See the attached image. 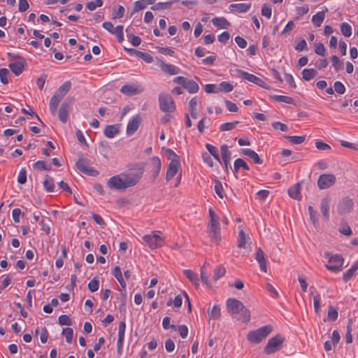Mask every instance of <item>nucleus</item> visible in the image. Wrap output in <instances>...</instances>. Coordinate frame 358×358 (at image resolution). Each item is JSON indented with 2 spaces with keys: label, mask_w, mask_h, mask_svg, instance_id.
Returning <instances> with one entry per match:
<instances>
[{
  "label": "nucleus",
  "mask_w": 358,
  "mask_h": 358,
  "mask_svg": "<svg viewBox=\"0 0 358 358\" xmlns=\"http://www.w3.org/2000/svg\"><path fill=\"white\" fill-rule=\"evenodd\" d=\"M120 92L127 96H133L134 94V86L132 85H124L121 87Z\"/></svg>",
  "instance_id": "3c124183"
},
{
  "label": "nucleus",
  "mask_w": 358,
  "mask_h": 358,
  "mask_svg": "<svg viewBox=\"0 0 358 358\" xmlns=\"http://www.w3.org/2000/svg\"><path fill=\"white\" fill-rule=\"evenodd\" d=\"M9 71L7 69L3 68L0 69V80L1 82L3 84H7L8 83V75Z\"/></svg>",
  "instance_id": "338daca9"
},
{
  "label": "nucleus",
  "mask_w": 358,
  "mask_h": 358,
  "mask_svg": "<svg viewBox=\"0 0 358 358\" xmlns=\"http://www.w3.org/2000/svg\"><path fill=\"white\" fill-rule=\"evenodd\" d=\"M34 168L39 171H50L51 169V165L48 164L44 161H37L34 164Z\"/></svg>",
  "instance_id": "de8ad7c7"
},
{
  "label": "nucleus",
  "mask_w": 358,
  "mask_h": 358,
  "mask_svg": "<svg viewBox=\"0 0 358 358\" xmlns=\"http://www.w3.org/2000/svg\"><path fill=\"white\" fill-rule=\"evenodd\" d=\"M112 274L115 277V278L120 282L122 288L125 289L127 287V283L122 276L120 268L119 266H115L112 271Z\"/></svg>",
  "instance_id": "c85d7f7f"
},
{
  "label": "nucleus",
  "mask_w": 358,
  "mask_h": 358,
  "mask_svg": "<svg viewBox=\"0 0 358 358\" xmlns=\"http://www.w3.org/2000/svg\"><path fill=\"white\" fill-rule=\"evenodd\" d=\"M179 0H173L171 1H169V2H159V3H157V4L152 6L151 7V9L153 10L168 9V8H171V5L174 2H177Z\"/></svg>",
  "instance_id": "e433bc0d"
},
{
  "label": "nucleus",
  "mask_w": 358,
  "mask_h": 358,
  "mask_svg": "<svg viewBox=\"0 0 358 358\" xmlns=\"http://www.w3.org/2000/svg\"><path fill=\"white\" fill-rule=\"evenodd\" d=\"M324 257L328 259V264L325 265L327 270L334 273H337L342 270L344 259L341 255L327 252L324 253Z\"/></svg>",
  "instance_id": "20e7f679"
},
{
  "label": "nucleus",
  "mask_w": 358,
  "mask_h": 358,
  "mask_svg": "<svg viewBox=\"0 0 358 358\" xmlns=\"http://www.w3.org/2000/svg\"><path fill=\"white\" fill-rule=\"evenodd\" d=\"M327 12H328V8L327 7H324L322 11L317 13L315 15L313 16L312 22L316 27H319L321 26L322 23L324 20L325 13Z\"/></svg>",
  "instance_id": "4be33fe9"
},
{
  "label": "nucleus",
  "mask_w": 358,
  "mask_h": 358,
  "mask_svg": "<svg viewBox=\"0 0 358 358\" xmlns=\"http://www.w3.org/2000/svg\"><path fill=\"white\" fill-rule=\"evenodd\" d=\"M215 191L216 192V194H217V196L222 199L224 197L223 194H222V192H223V187H222V182L218 180H215Z\"/></svg>",
  "instance_id": "e2e57ef3"
},
{
  "label": "nucleus",
  "mask_w": 358,
  "mask_h": 358,
  "mask_svg": "<svg viewBox=\"0 0 358 358\" xmlns=\"http://www.w3.org/2000/svg\"><path fill=\"white\" fill-rule=\"evenodd\" d=\"M220 151L223 162L227 169L231 159V152L229 150L228 146L226 144L221 145Z\"/></svg>",
  "instance_id": "393cba45"
},
{
  "label": "nucleus",
  "mask_w": 358,
  "mask_h": 358,
  "mask_svg": "<svg viewBox=\"0 0 358 358\" xmlns=\"http://www.w3.org/2000/svg\"><path fill=\"white\" fill-rule=\"evenodd\" d=\"M331 199L329 196H325L320 201V209L324 221L329 220V210Z\"/></svg>",
  "instance_id": "f8f14e48"
},
{
  "label": "nucleus",
  "mask_w": 358,
  "mask_h": 358,
  "mask_svg": "<svg viewBox=\"0 0 358 358\" xmlns=\"http://www.w3.org/2000/svg\"><path fill=\"white\" fill-rule=\"evenodd\" d=\"M285 341V338L280 334H277L271 338L267 344L264 348V352L266 355H271L280 350L282 344Z\"/></svg>",
  "instance_id": "39448f33"
},
{
  "label": "nucleus",
  "mask_w": 358,
  "mask_h": 358,
  "mask_svg": "<svg viewBox=\"0 0 358 358\" xmlns=\"http://www.w3.org/2000/svg\"><path fill=\"white\" fill-rule=\"evenodd\" d=\"M331 61L332 62L333 66L334 67L335 71H338L343 67V62L341 61L338 57L336 55H333L331 57Z\"/></svg>",
  "instance_id": "5fc2aeb1"
},
{
  "label": "nucleus",
  "mask_w": 358,
  "mask_h": 358,
  "mask_svg": "<svg viewBox=\"0 0 358 358\" xmlns=\"http://www.w3.org/2000/svg\"><path fill=\"white\" fill-rule=\"evenodd\" d=\"M317 73V71L314 69H304L302 71V78L303 80L308 81L315 78Z\"/></svg>",
  "instance_id": "c9c22d12"
},
{
  "label": "nucleus",
  "mask_w": 358,
  "mask_h": 358,
  "mask_svg": "<svg viewBox=\"0 0 358 358\" xmlns=\"http://www.w3.org/2000/svg\"><path fill=\"white\" fill-rule=\"evenodd\" d=\"M208 236L211 241L219 244L221 241L220 226L208 227Z\"/></svg>",
  "instance_id": "f3484780"
},
{
  "label": "nucleus",
  "mask_w": 358,
  "mask_h": 358,
  "mask_svg": "<svg viewBox=\"0 0 358 358\" xmlns=\"http://www.w3.org/2000/svg\"><path fill=\"white\" fill-rule=\"evenodd\" d=\"M212 22L215 27L222 29H226L230 25V23L224 17H214Z\"/></svg>",
  "instance_id": "2f4dec72"
},
{
  "label": "nucleus",
  "mask_w": 358,
  "mask_h": 358,
  "mask_svg": "<svg viewBox=\"0 0 358 358\" xmlns=\"http://www.w3.org/2000/svg\"><path fill=\"white\" fill-rule=\"evenodd\" d=\"M76 166L80 171L90 176H94V173H97L96 171L89 166L87 160L84 158H80L76 162Z\"/></svg>",
  "instance_id": "2eb2a0df"
},
{
  "label": "nucleus",
  "mask_w": 358,
  "mask_h": 358,
  "mask_svg": "<svg viewBox=\"0 0 358 358\" xmlns=\"http://www.w3.org/2000/svg\"><path fill=\"white\" fill-rule=\"evenodd\" d=\"M353 206L354 203L352 199L344 198L338 204V213L340 215L349 213L352 210Z\"/></svg>",
  "instance_id": "ddd939ff"
},
{
  "label": "nucleus",
  "mask_w": 358,
  "mask_h": 358,
  "mask_svg": "<svg viewBox=\"0 0 358 358\" xmlns=\"http://www.w3.org/2000/svg\"><path fill=\"white\" fill-rule=\"evenodd\" d=\"M155 0H139L136 1V11L144 9L147 5L153 4Z\"/></svg>",
  "instance_id": "49530a36"
},
{
  "label": "nucleus",
  "mask_w": 358,
  "mask_h": 358,
  "mask_svg": "<svg viewBox=\"0 0 358 358\" xmlns=\"http://www.w3.org/2000/svg\"><path fill=\"white\" fill-rule=\"evenodd\" d=\"M103 5L102 0H94L87 3V8L90 10H94L97 7H101Z\"/></svg>",
  "instance_id": "052dcab7"
},
{
  "label": "nucleus",
  "mask_w": 358,
  "mask_h": 358,
  "mask_svg": "<svg viewBox=\"0 0 358 358\" xmlns=\"http://www.w3.org/2000/svg\"><path fill=\"white\" fill-rule=\"evenodd\" d=\"M250 7L251 3H239L231 4L229 6V9L231 11H236L238 13H246L250 10Z\"/></svg>",
  "instance_id": "b1692460"
},
{
  "label": "nucleus",
  "mask_w": 358,
  "mask_h": 358,
  "mask_svg": "<svg viewBox=\"0 0 358 358\" xmlns=\"http://www.w3.org/2000/svg\"><path fill=\"white\" fill-rule=\"evenodd\" d=\"M228 312L237 320L248 322L250 320V312L243 303L236 299L229 298L226 302Z\"/></svg>",
  "instance_id": "f03ea898"
},
{
  "label": "nucleus",
  "mask_w": 358,
  "mask_h": 358,
  "mask_svg": "<svg viewBox=\"0 0 358 358\" xmlns=\"http://www.w3.org/2000/svg\"><path fill=\"white\" fill-rule=\"evenodd\" d=\"M145 166V163L144 162L136 164V184L142 178Z\"/></svg>",
  "instance_id": "ea45409f"
},
{
  "label": "nucleus",
  "mask_w": 358,
  "mask_h": 358,
  "mask_svg": "<svg viewBox=\"0 0 358 358\" xmlns=\"http://www.w3.org/2000/svg\"><path fill=\"white\" fill-rule=\"evenodd\" d=\"M226 273V269L224 266L218 265L217 266L213 271V280L217 281L221 277L224 276Z\"/></svg>",
  "instance_id": "4c0bfd02"
},
{
  "label": "nucleus",
  "mask_w": 358,
  "mask_h": 358,
  "mask_svg": "<svg viewBox=\"0 0 358 358\" xmlns=\"http://www.w3.org/2000/svg\"><path fill=\"white\" fill-rule=\"evenodd\" d=\"M241 153L250 157L255 164H262L263 163V160L259 157L258 154L250 148L242 149Z\"/></svg>",
  "instance_id": "5701e85b"
},
{
  "label": "nucleus",
  "mask_w": 358,
  "mask_h": 358,
  "mask_svg": "<svg viewBox=\"0 0 358 358\" xmlns=\"http://www.w3.org/2000/svg\"><path fill=\"white\" fill-rule=\"evenodd\" d=\"M143 240L151 249L160 248L164 243L163 238L159 234L155 233L144 236Z\"/></svg>",
  "instance_id": "1a4fd4ad"
},
{
  "label": "nucleus",
  "mask_w": 358,
  "mask_h": 358,
  "mask_svg": "<svg viewBox=\"0 0 358 358\" xmlns=\"http://www.w3.org/2000/svg\"><path fill=\"white\" fill-rule=\"evenodd\" d=\"M234 89V86L226 81H223L219 85V92H231Z\"/></svg>",
  "instance_id": "603ef678"
},
{
  "label": "nucleus",
  "mask_w": 358,
  "mask_h": 358,
  "mask_svg": "<svg viewBox=\"0 0 358 358\" xmlns=\"http://www.w3.org/2000/svg\"><path fill=\"white\" fill-rule=\"evenodd\" d=\"M271 98L275 101L286 103L288 104H293L294 102L292 97L284 95H273Z\"/></svg>",
  "instance_id": "58836bf2"
},
{
  "label": "nucleus",
  "mask_w": 358,
  "mask_h": 358,
  "mask_svg": "<svg viewBox=\"0 0 358 358\" xmlns=\"http://www.w3.org/2000/svg\"><path fill=\"white\" fill-rule=\"evenodd\" d=\"M338 231L342 234L348 236H351L352 234L351 228L346 223H341V224L339 227Z\"/></svg>",
  "instance_id": "864d4df0"
},
{
  "label": "nucleus",
  "mask_w": 358,
  "mask_h": 358,
  "mask_svg": "<svg viewBox=\"0 0 358 358\" xmlns=\"http://www.w3.org/2000/svg\"><path fill=\"white\" fill-rule=\"evenodd\" d=\"M119 132L117 125H108L104 129V135L108 138H113Z\"/></svg>",
  "instance_id": "473e14b6"
},
{
  "label": "nucleus",
  "mask_w": 358,
  "mask_h": 358,
  "mask_svg": "<svg viewBox=\"0 0 358 358\" xmlns=\"http://www.w3.org/2000/svg\"><path fill=\"white\" fill-rule=\"evenodd\" d=\"M246 243V235L243 229L240 230L238 238V247L239 248H245Z\"/></svg>",
  "instance_id": "4d7b16f0"
},
{
  "label": "nucleus",
  "mask_w": 358,
  "mask_h": 358,
  "mask_svg": "<svg viewBox=\"0 0 358 358\" xmlns=\"http://www.w3.org/2000/svg\"><path fill=\"white\" fill-rule=\"evenodd\" d=\"M180 162H170L166 174V181L171 180L177 173Z\"/></svg>",
  "instance_id": "412c9836"
},
{
  "label": "nucleus",
  "mask_w": 358,
  "mask_h": 358,
  "mask_svg": "<svg viewBox=\"0 0 358 358\" xmlns=\"http://www.w3.org/2000/svg\"><path fill=\"white\" fill-rule=\"evenodd\" d=\"M43 187L47 192H52L55 187L53 178L46 175L43 181Z\"/></svg>",
  "instance_id": "72a5a7b5"
},
{
  "label": "nucleus",
  "mask_w": 358,
  "mask_h": 358,
  "mask_svg": "<svg viewBox=\"0 0 358 358\" xmlns=\"http://www.w3.org/2000/svg\"><path fill=\"white\" fill-rule=\"evenodd\" d=\"M62 334L65 336L66 341L71 343L73 340V330L71 328H64Z\"/></svg>",
  "instance_id": "13d9d810"
},
{
  "label": "nucleus",
  "mask_w": 358,
  "mask_h": 358,
  "mask_svg": "<svg viewBox=\"0 0 358 358\" xmlns=\"http://www.w3.org/2000/svg\"><path fill=\"white\" fill-rule=\"evenodd\" d=\"M355 274V271L353 270V268H350L348 269L346 271H345L343 274V280L344 282H347L349 281L352 276Z\"/></svg>",
  "instance_id": "774afa93"
},
{
  "label": "nucleus",
  "mask_w": 358,
  "mask_h": 358,
  "mask_svg": "<svg viewBox=\"0 0 358 358\" xmlns=\"http://www.w3.org/2000/svg\"><path fill=\"white\" fill-rule=\"evenodd\" d=\"M183 273L186 278L195 286V287H199V279L197 273L189 269L184 270Z\"/></svg>",
  "instance_id": "a878e982"
},
{
  "label": "nucleus",
  "mask_w": 358,
  "mask_h": 358,
  "mask_svg": "<svg viewBox=\"0 0 358 358\" xmlns=\"http://www.w3.org/2000/svg\"><path fill=\"white\" fill-rule=\"evenodd\" d=\"M150 163H151V166H152V170H151L152 182H155V180L157 179V178L158 177V176L160 173L161 168H162V163H161L160 159L157 156L152 157L150 158Z\"/></svg>",
  "instance_id": "4468645a"
},
{
  "label": "nucleus",
  "mask_w": 358,
  "mask_h": 358,
  "mask_svg": "<svg viewBox=\"0 0 358 358\" xmlns=\"http://www.w3.org/2000/svg\"><path fill=\"white\" fill-rule=\"evenodd\" d=\"M159 108L163 112H173L175 108V103L172 97L167 94H161L159 96Z\"/></svg>",
  "instance_id": "0eeeda50"
},
{
  "label": "nucleus",
  "mask_w": 358,
  "mask_h": 358,
  "mask_svg": "<svg viewBox=\"0 0 358 358\" xmlns=\"http://www.w3.org/2000/svg\"><path fill=\"white\" fill-rule=\"evenodd\" d=\"M273 331V326L267 324L256 330L250 331L247 334V339L252 343H259Z\"/></svg>",
  "instance_id": "7ed1b4c3"
},
{
  "label": "nucleus",
  "mask_w": 358,
  "mask_h": 358,
  "mask_svg": "<svg viewBox=\"0 0 358 358\" xmlns=\"http://www.w3.org/2000/svg\"><path fill=\"white\" fill-rule=\"evenodd\" d=\"M238 73H239L241 78L246 80L249 82H251V83H252L258 86H260L264 89L268 88V84L265 81H264L262 79H261L260 78H259L253 74H251L248 72L242 71V70H239Z\"/></svg>",
  "instance_id": "9d476101"
},
{
  "label": "nucleus",
  "mask_w": 358,
  "mask_h": 358,
  "mask_svg": "<svg viewBox=\"0 0 358 358\" xmlns=\"http://www.w3.org/2000/svg\"><path fill=\"white\" fill-rule=\"evenodd\" d=\"M58 321L61 325L70 326L72 324L71 319L66 315H62L59 317Z\"/></svg>",
  "instance_id": "69168bd1"
},
{
  "label": "nucleus",
  "mask_w": 358,
  "mask_h": 358,
  "mask_svg": "<svg viewBox=\"0 0 358 358\" xmlns=\"http://www.w3.org/2000/svg\"><path fill=\"white\" fill-rule=\"evenodd\" d=\"M262 15L268 19L271 18L272 14V8L270 5L266 3L263 4L262 8Z\"/></svg>",
  "instance_id": "bf43d9fd"
},
{
  "label": "nucleus",
  "mask_w": 358,
  "mask_h": 358,
  "mask_svg": "<svg viewBox=\"0 0 358 358\" xmlns=\"http://www.w3.org/2000/svg\"><path fill=\"white\" fill-rule=\"evenodd\" d=\"M62 99L59 97L58 95L54 94L50 101V110L52 115H55L57 110V107L59 102Z\"/></svg>",
  "instance_id": "c756f323"
},
{
  "label": "nucleus",
  "mask_w": 358,
  "mask_h": 358,
  "mask_svg": "<svg viewBox=\"0 0 358 358\" xmlns=\"http://www.w3.org/2000/svg\"><path fill=\"white\" fill-rule=\"evenodd\" d=\"M108 187L115 190H125L134 185V173L124 172L110 177L107 181Z\"/></svg>",
  "instance_id": "f257e3e1"
},
{
  "label": "nucleus",
  "mask_w": 358,
  "mask_h": 358,
  "mask_svg": "<svg viewBox=\"0 0 358 358\" xmlns=\"http://www.w3.org/2000/svg\"><path fill=\"white\" fill-rule=\"evenodd\" d=\"M71 105V101L66 99L61 105L59 110V119L63 122L66 123L69 117V108Z\"/></svg>",
  "instance_id": "dca6fc26"
},
{
  "label": "nucleus",
  "mask_w": 358,
  "mask_h": 358,
  "mask_svg": "<svg viewBox=\"0 0 358 358\" xmlns=\"http://www.w3.org/2000/svg\"><path fill=\"white\" fill-rule=\"evenodd\" d=\"M206 148L208 150V151L210 153V155H212L213 157L215 159H217L218 162H220V159L219 154L217 152V150L214 145L207 143L206 145Z\"/></svg>",
  "instance_id": "6e6d98bb"
},
{
  "label": "nucleus",
  "mask_w": 358,
  "mask_h": 358,
  "mask_svg": "<svg viewBox=\"0 0 358 358\" xmlns=\"http://www.w3.org/2000/svg\"><path fill=\"white\" fill-rule=\"evenodd\" d=\"M238 123V121L225 122L220 126V129L222 131H230L234 129Z\"/></svg>",
  "instance_id": "09e8293b"
},
{
  "label": "nucleus",
  "mask_w": 358,
  "mask_h": 358,
  "mask_svg": "<svg viewBox=\"0 0 358 358\" xmlns=\"http://www.w3.org/2000/svg\"><path fill=\"white\" fill-rule=\"evenodd\" d=\"M71 87V83L70 81H66L62 84L55 92V95H58L59 97L63 99L66 94L69 92Z\"/></svg>",
  "instance_id": "bb28decb"
},
{
  "label": "nucleus",
  "mask_w": 358,
  "mask_h": 358,
  "mask_svg": "<svg viewBox=\"0 0 358 358\" xmlns=\"http://www.w3.org/2000/svg\"><path fill=\"white\" fill-rule=\"evenodd\" d=\"M173 82L181 85L190 94L196 93L199 90V85L195 81L193 80H189L183 76L176 77L173 79Z\"/></svg>",
  "instance_id": "423d86ee"
},
{
  "label": "nucleus",
  "mask_w": 358,
  "mask_h": 358,
  "mask_svg": "<svg viewBox=\"0 0 358 358\" xmlns=\"http://www.w3.org/2000/svg\"><path fill=\"white\" fill-rule=\"evenodd\" d=\"M309 215H310V221L313 222L314 225H316L318 224V213L313 208V206L309 205L308 208Z\"/></svg>",
  "instance_id": "79ce46f5"
},
{
  "label": "nucleus",
  "mask_w": 358,
  "mask_h": 358,
  "mask_svg": "<svg viewBox=\"0 0 358 358\" xmlns=\"http://www.w3.org/2000/svg\"><path fill=\"white\" fill-rule=\"evenodd\" d=\"M126 329V324L124 322H120L118 327V339L117 342V353L122 355V344L124 338V332Z\"/></svg>",
  "instance_id": "a211bd4d"
},
{
  "label": "nucleus",
  "mask_w": 358,
  "mask_h": 358,
  "mask_svg": "<svg viewBox=\"0 0 358 358\" xmlns=\"http://www.w3.org/2000/svg\"><path fill=\"white\" fill-rule=\"evenodd\" d=\"M300 189L301 187L299 183L294 185L288 189L289 196L294 199L301 200V196Z\"/></svg>",
  "instance_id": "cd10ccee"
},
{
  "label": "nucleus",
  "mask_w": 358,
  "mask_h": 358,
  "mask_svg": "<svg viewBox=\"0 0 358 358\" xmlns=\"http://www.w3.org/2000/svg\"><path fill=\"white\" fill-rule=\"evenodd\" d=\"M285 138L292 144H301L306 139L305 136H286Z\"/></svg>",
  "instance_id": "37998d69"
},
{
  "label": "nucleus",
  "mask_w": 358,
  "mask_h": 358,
  "mask_svg": "<svg viewBox=\"0 0 358 358\" xmlns=\"http://www.w3.org/2000/svg\"><path fill=\"white\" fill-rule=\"evenodd\" d=\"M341 31L345 37H350L352 34V27L347 22H343L341 25Z\"/></svg>",
  "instance_id": "8fccbe9b"
},
{
  "label": "nucleus",
  "mask_w": 358,
  "mask_h": 358,
  "mask_svg": "<svg viewBox=\"0 0 358 358\" xmlns=\"http://www.w3.org/2000/svg\"><path fill=\"white\" fill-rule=\"evenodd\" d=\"M111 34H114L116 36L119 43H122L123 41V26H117L112 31Z\"/></svg>",
  "instance_id": "c03bdc74"
},
{
  "label": "nucleus",
  "mask_w": 358,
  "mask_h": 358,
  "mask_svg": "<svg viewBox=\"0 0 358 358\" xmlns=\"http://www.w3.org/2000/svg\"><path fill=\"white\" fill-rule=\"evenodd\" d=\"M336 182V176L334 174H322L317 180V186L320 189L330 187Z\"/></svg>",
  "instance_id": "9b49d317"
},
{
  "label": "nucleus",
  "mask_w": 358,
  "mask_h": 358,
  "mask_svg": "<svg viewBox=\"0 0 358 358\" xmlns=\"http://www.w3.org/2000/svg\"><path fill=\"white\" fill-rule=\"evenodd\" d=\"M240 168H243L246 171L250 170L249 166L246 164V162L241 158H238L234 161V173H238Z\"/></svg>",
  "instance_id": "7c9ffc66"
},
{
  "label": "nucleus",
  "mask_w": 358,
  "mask_h": 358,
  "mask_svg": "<svg viewBox=\"0 0 358 358\" xmlns=\"http://www.w3.org/2000/svg\"><path fill=\"white\" fill-rule=\"evenodd\" d=\"M8 55L13 59H18L17 62L9 64L8 67L15 75H20L24 71V66L26 65L25 59L22 57H20V56L15 55L13 53L9 52Z\"/></svg>",
  "instance_id": "6e6552de"
},
{
  "label": "nucleus",
  "mask_w": 358,
  "mask_h": 358,
  "mask_svg": "<svg viewBox=\"0 0 358 358\" xmlns=\"http://www.w3.org/2000/svg\"><path fill=\"white\" fill-rule=\"evenodd\" d=\"M221 315L220 308L218 305H214L210 311L208 310L210 319L217 320Z\"/></svg>",
  "instance_id": "a19ab883"
},
{
  "label": "nucleus",
  "mask_w": 358,
  "mask_h": 358,
  "mask_svg": "<svg viewBox=\"0 0 358 358\" xmlns=\"http://www.w3.org/2000/svg\"><path fill=\"white\" fill-rule=\"evenodd\" d=\"M162 150L165 152L166 156L171 162H180L179 156L171 148H162Z\"/></svg>",
  "instance_id": "f704fd0d"
},
{
  "label": "nucleus",
  "mask_w": 358,
  "mask_h": 358,
  "mask_svg": "<svg viewBox=\"0 0 358 358\" xmlns=\"http://www.w3.org/2000/svg\"><path fill=\"white\" fill-rule=\"evenodd\" d=\"M334 89L335 92L339 94H343L345 92V87L344 85L340 81H336L334 83Z\"/></svg>",
  "instance_id": "0e129e2a"
},
{
  "label": "nucleus",
  "mask_w": 358,
  "mask_h": 358,
  "mask_svg": "<svg viewBox=\"0 0 358 358\" xmlns=\"http://www.w3.org/2000/svg\"><path fill=\"white\" fill-rule=\"evenodd\" d=\"M161 69L169 75H176L180 72V69L173 64H166L163 61L159 62Z\"/></svg>",
  "instance_id": "aec40b11"
},
{
  "label": "nucleus",
  "mask_w": 358,
  "mask_h": 358,
  "mask_svg": "<svg viewBox=\"0 0 358 358\" xmlns=\"http://www.w3.org/2000/svg\"><path fill=\"white\" fill-rule=\"evenodd\" d=\"M255 259L259 264V267L261 270L265 273L267 272V262L265 257V254L264 251L261 249V248H257L256 254H255Z\"/></svg>",
  "instance_id": "6ab92c4d"
},
{
  "label": "nucleus",
  "mask_w": 358,
  "mask_h": 358,
  "mask_svg": "<svg viewBox=\"0 0 358 358\" xmlns=\"http://www.w3.org/2000/svg\"><path fill=\"white\" fill-rule=\"evenodd\" d=\"M136 57L143 59L147 63H151L153 62V57L148 52H144L136 50Z\"/></svg>",
  "instance_id": "a18cd8bd"
},
{
  "label": "nucleus",
  "mask_w": 358,
  "mask_h": 358,
  "mask_svg": "<svg viewBox=\"0 0 358 358\" xmlns=\"http://www.w3.org/2000/svg\"><path fill=\"white\" fill-rule=\"evenodd\" d=\"M338 314L337 309L332 306H329V309H328L329 320L331 321H336L338 318Z\"/></svg>",
  "instance_id": "680f3d73"
}]
</instances>
